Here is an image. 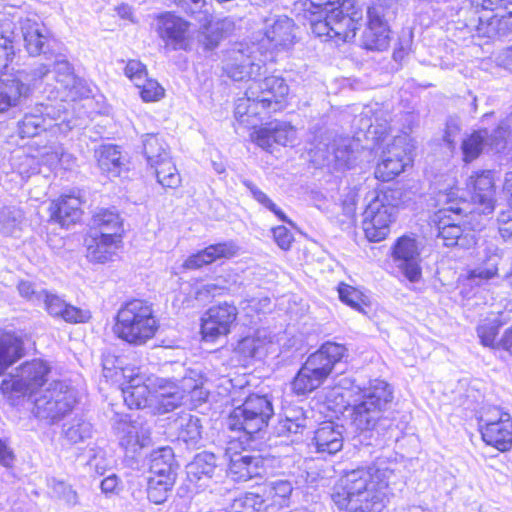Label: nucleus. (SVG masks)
Instances as JSON below:
<instances>
[{"label": "nucleus", "mask_w": 512, "mask_h": 512, "mask_svg": "<svg viewBox=\"0 0 512 512\" xmlns=\"http://www.w3.org/2000/svg\"><path fill=\"white\" fill-rule=\"evenodd\" d=\"M393 475L394 470L375 465L343 471L333 485L331 500L344 512H383Z\"/></svg>", "instance_id": "nucleus-1"}, {"label": "nucleus", "mask_w": 512, "mask_h": 512, "mask_svg": "<svg viewBox=\"0 0 512 512\" xmlns=\"http://www.w3.org/2000/svg\"><path fill=\"white\" fill-rule=\"evenodd\" d=\"M301 18L312 33L325 41L344 44L361 27L362 9L354 0H300Z\"/></svg>", "instance_id": "nucleus-2"}, {"label": "nucleus", "mask_w": 512, "mask_h": 512, "mask_svg": "<svg viewBox=\"0 0 512 512\" xmlns=\"http://www.w3.org/2000/svg\"><path fill=\"white\" fill-rule=\"evenodd\" d=\"M291 97V88L281 75L249 79L243 96L234 101L235 125L248 127L253 122L262 121L264 115L282 113L290 106Z\"/></svg>", "instance_id": "nucleus-3"}, {"label": "nucleus", "mask_w": 512, "mask_h": 512, "mask_svg": "<svg viewBox=\"0 0 512 512\" xmlns=\"http://www.w3.org/2000/svg\"><path fill=\"white\" fill-rule=\"evenodd\" d=\"M161 319L154 304L145 298L125 300L113 316L114 337L133 347L144 346L159 334Z\"/></svg>", "instance_id": "nucleus-4"}, {"label": "nucleus", "mask_w": 512, "mask_h": 512, "mask_svg": "<svg viewBox=\"0 0 512 512\" xmlns=\"http://www.w3.org/2000/svg\"><path fill=\"white\" fill-rule=\"evenodd\" d=\"M347 357V348L335 342L323 343L310 354L291 380V392L306 396L321 388L335 366Z\"/></svg>", "instance_id": "nucleus-5"}, {"label": "nucleus", "mask_w": 512, "mask_h": 512, "mask_svg": "<svg viewBox=\"0 0 512 512\" xmlns=\"http://www.w3.org/2000/svg\"><path fill=\"white\" fill-rule=\"evenodd\" d=\"M273 415V403L267 395L249 393L229 412L226 424L230 431L252 439L268 427Z\"/></svg>", "instance_id": "nucleus-6"}, {"label": "nucleus", "mask_w": 512, "mask_h": 512, "mask_svg": "<svg viewBox=\"0 0 512 512\" xmlns=\"http://www.w3.org/2000/svg\"><path fill=\"white\" fill-rule=\"evenodd\" d=\"M399 191L386 187L377 192L376 196L365 208L362 219V230L369 242L385 240L396 221Z\"/></svg>", "instance_id": "nucleus-7"}, {"label": "nucleus", "mask_w": 512, "mask_h": 512, "mask_svg": "<svg viewBox=\"0 0 512 512\" xmlns=\"http://www.w3.org/2000/svg\"><path fill=\"white\" fill-rule=\"evenodd\" d=\"M477 37L494 39L512 32V0H468Z\"/></svg>", "instance_id": "nucleus-8"}, {"label": "nucleus", "mask_w": 512, "mask_h": 512, "mask_svg": "<svg viewBox=\"0 0 512 512\" xmlns=\"http://www.w3.org/2000/svg\"><path fill=\"white\" fill-rule=\"evenodd\" d=\"M477 430L485 446L500 453L512 450V415L504 408L483 407L477 416Z\"/></svg>", "instance_id": "nucleus-9"}, {"label": "nucleus", "mask_w": 512, "mask_h": 512, "mask_svg": "<svg viewBox=\"0 0 512 512\" xmlns=\"http://www.w3.org/2000/svg\"><path fill=\"white\" fill-rule=\"evenodd\" d=\"M467 213L460 206H449L434 212L432 223L437 231V237L447 247L459 246L468 249L477 243L475 228L466 225L464 218Z\"/></svg>", "instance_id": "nucleus-10"}, {"label": "nucleus", "mask_w": 512, "mask_h": 512, "mask_svg": "<svg viewBox=\"0 0 512 512\" xmlns=\"http://www.w3.org/2000/svg\"><path fill=\"white\" fill-rule=\"evenodd\" d=\"M392 399L393 392L390 385L383 381H375L368 392L362 395L361 400L350 407L352 425L360 431L374 429Z\"/></svg>", "instance_id": "nucleus-11"}, {"label": "nucleus", "mask_w": 512, "mask_h": 512, "mask_svg": "<svg viewBox=\"0 0 512 512\" xmlns=\"http://www.w3.org/2000/svg\"><path fill=\"white\" fill-rule=\"evenodd\" d=\"M239 309L232 301H219L205 309L199 317L202 342L215 344L229 337L238 326Z\"/></svg>", "instance_id": "nucleus-12"}, {"label": "nucleus", "mask_w": 512, "mask_h": 512, "mask_svg": "<svg viewBox=\"0 0 512 512\" xmlns=\"http://www.w3.org/2000/svg\"><path fill=\"white\" fill-rule=\"evenodd\" d=\"M415 147L407 136L398 135L382 152V158L374 170V177L381 182H390L414 164Z\"/></svg>", "instance_id": "nucleus-13"}, {"label": "nucleus", "mask_w": 512, "mask_h": 512, "mask_svg": "<svg viewBox=\"0 0 512 512\" xmlns=\"http://www.w3.org/2000/svg\"><path fill=\"white\" fill-rule=\"evenodd\" d=\"M143 152L148 164L154 169L157 182L164 189L174 190L181 186V174L160 138L148 136L144 141Z\"/></svg>", "instance_id": "nucleus-14"}, {"label": "nucleus", "mask_w": 512, "mask_h": 512, "mask_svg": "<svg viewBox=\"0 0 512 512\" xmlns=\"http://www.w3.org/2000/svg\"><path fill=\"white\" fill-rule=\"evenodd\" d=\"M119 388L129 409H144L153 400V377L146 376L139 367L125 366L120 369Z\"/></svg>", "instance_id": "nucleus-15"}, {"label": "nucleus", "mask_w": 512, "mask_h": 512, "mask_svg": "<svg viewBox=\"0 0 512 512\" xmlns=\"http://www.w3.org/2000/svg\"><path fill=\"white\" fill-rule=\"evenodd\" d=\"M467 189L472 205L469 211L472 219L476 216H486L494 212L497 187L492 170L474 171L467 181Z\"/></svg>", "instance_id": "nucleus-16"}, {"label": "nucleus", "mask_w": 512, "mask_h": 512, "mask_svg": "<svg viewBox=\"0 0 512 512\" xmlns=\"http://www.w3.org/2000/svg\"><path fill=\"white\" fill-rule=\"evenodd\" d=\"M156 32L171 51H189L193 40L191 23L174 12H163L156 16Z\"/></svg>", "instance_id": "nucleus-17"}, {"label": "nucleus", "mask_w": 512, "mask_h": 512, "mask_svg": "<svg viewBox=\"0 0 512 512\" xmlns=\"http://www.w3.org/2000/svg\"><path fill=\"white\" fill-rule=\"evenodd\" d=\"M85 198L79 190H69L59 194L49 202L48 220L61 228H69L80 223L84 217Z\"/></svg>", "instance_id": "nucleus-18"}, {"label": "nucleus", "mask_w": 512, "mask_h": 512, "mask_svg": "<svg viewBox=\"0 0 512 512\" xmlns=\"http://www.w3.org/2000/svg\"><path fill=\"white\" fill-rule=\"evenodd\" d=\"M391 256L399 263V269L410 282L421 279L420 249L414 235L404 234L398 237L391 246Z\"/></svg>", "instance_id": "nucleus-19"}, {"label": "nucleus", "mask_w": 512, "mask_h": 512, "mask_svg": "<svg viewBox=\"0 0 512 512\" xmlns=\"http://www.w3.org/2000/svg\"><path fill=\"white\" fill-rule=\"evenodd\" d=\"M255 123L247 127L252 128L249 139L267 152H271L274 145L286 146L294 138L295 128L290 122L273 120L259 126Z\"/></svg>", "instance_id": "nucleus-20"}, {"label": "nucleus", "mask_w": 512, "mask_h": 512, "mask_svg": "<svg viewBox=\"0 0 512 512\" xmlns=\"http://www.w3.org/2000/svg\"><path fill=\"white\" fill-rule=\"evenodd\" d=\"M124 239L117 233H86L84 236L86 258L94 264L112 262L118 252L123 249Z\"/></svg>", "instance_id": "nucleus-21"}, {"label": "nucleus", "mask_w": 512, "mask_h": 512, "mask_svg": "<svg viewBox=\"0 0 512 512\" xmlns=\"http://www.w3.org/2000/svg\"><path fill=\"white\" fill-rule=\"evenodd\" d=\"M391 29L384 19L380 5L367 10V23L362 33V45L366 50L385 51L390 47Z\"/></svg>", "instance_id": "nucleus-22"}, {"label": "nucleus", "mask_w": 512, "mask_h": 512, "mask_svg": "<svg viewBox=\"0 0 512 512\" xmlns=\"http://www.w3.org/2000/svg\"><path fill=\"white\" fill-rule=\"evenodd\" d=\"M228 476L235 482H245L262 476L265 472V458L260 455H251L246 451H228Z\"/></svg>", "instance_id": "nucleus-23"}, {"label": "nucleus", "mask_w": 512, "mask_h": 512, "mask_svg": "<svg viewBox=\"0 0 512 512\" xmlns=\"http://www.w3.org/2000/svg\"><path fill=\"white\" fill-rule=\"evenodd\" d=\"M42 397L35 400L36 414L51 422L58 421L69 414L75 403L73 394L67 390H54L49 399Z\"/></svg>", "instance_id": "nucleus-24"}, {"label": "nucleus", "mask_w": 512, "mask_h": 512, "mask_svg": "<svg viewBox=\"0 0 512 512\" xmlns=\"http://www.w3.org/2000/svg\"><path fill=\"white\" fill-rule=\"evenodd\" d=\"M87 233H117L125 238V220L115 207L98 208L91 215Z\"/></svg>", "instance_id": "nucleus-25"}, {"label": "nucleus", "mask_w": 512, "mask_h": 512, "mask_svg": "<svg viewBox=\"0 0 512 512\" xmlns=\"http://www.w3.org/2000/svg\"><path fill=\"white\" fill-rule=\"evenodd\" d=\"M24 47L29 55L38 56L49 46L51 36L44 24L35 19L25 18L20 21Z\"/></svg>", "instance_id": "nucleus-26"}, {"label": "nucleus", "mask_w": 512, "mask_h": 512, "mask_svg": "<svg viewBox=\"0 0 512 512\" xmlns=\"http://www.w3.org/2000/svg\"><path fill=\"white\" fill-rule=\"evenodd\" d=\"M24 336L0 329V376L26 355Z\"/></svg>", "instance_id": "nucleus-27"}, {"label": "nucleus", "mask_w": 512, "mask_h": 512, "mask_svg": "<svg viewBox=\"0 0 512 512\" xmlns=\"http://www.w3.org/2000/svg\"><path fill=\"white\" fill-rule=\"evenodd\" d=\"M312 442L317 453L334 455L343 448L344 439L337 424L324 421L314 431Z\"/></svg>", "instance_id": "nucleus-28"}, {"label": "nucleus", "mask_w": 512, "mask_h": 512, "mask_svg": "<svg viewBox=\"0 0 512 512\" xmlns=\"http://www.w3.org/2000/svg\"><path fill=\"white\" fill-rule=\"evenodd\" d=\"M19 370L32 395L38 393L46 385L51 373L49 363L39 358L23 362Z\"/></svg>", "instance_id": "nucleus-29"}, {"label": "nucleus", "mask_w": 512, "mask_h": 512, "mask_svg": "<svg viewBox=\"0 0 512 512\" xmlns=\"http://www.w3.org/2000/svg\"><path fill=\"white\" fill-rule=\"evenodd\" d=\"M201 26L202 45L205 50H213L230 34L233 23L228 19H214L204 17Z\"/></svg>", "instance_id": "nucleus-30"}, {"label": "nucleus", "mask_w": 512, "mask_h": 512, "mask_svg": "<svg viewBox=\"0 0 512 512\" xmlns=\"http://www.w3.org/2000/svg\"><path fill=\"white\" fill-rule=\"evenodd\" d=\"M97 166L108 177H118L124 170V157L114 144L100 146L96 151Z\"/></svg>", "instance_id": "nucleus-31"}, {"label": "nucleus", "mask_w": 512, "mask_h": 512, "mask_svg": "<svg viewBox=\"0 0 512 512\" xmlns=\"http://www.w3.org/2000/svg\"><path fill=\"white\" fill-rule=\"evenodd\" d=\"M177 463L171 447H161L149 456V472L151 475H166L177 478Z\"/></svg>", "instance_id": "nucleus-32"}, {"label": "nucleus", "mask_w": 512, "mask_h": 512, "mask_svg": "<svg viewBox=\"0 0 512 512\" xmlns=\"http://www.w3.org/2000/svg\"><path fill=\"white\" fill-rule=\"evenodd\" d=\"M153 400L159 412L172 411L179 406L177 387L167 381L153 378Z\"/></svg>", "instance_id": "nucleus-33"}, {"label": "nucleus", "mask_w": 512, "mask_h": 512, "mask_svg": "<svg viewBox=\"0 0 512 512\" xmlns=\"http://www.w3.org/2000/svg\"><path fill=\"white\" fill-rule=\"evenodd\" d=\"M292 485L285 480L276 481L270 484H263L259 487V494L263 496L267 508H283L288 506L292 493Z\"/></svg>", "instance_id": "nucleus-34"}, {"label": "nucleus", "mask_w": 512, "mask_h": 512, "mask_svg": "<svg viewBox=\"0 0 512 512\" xmlns=\"http://www.w3.org/2000/svg\"><path fill=\"white\" fill-rule=\"evenodd\" d=\"M487 137L486 128L475 129L465 135L460 145L462 161L465 164L474 162L482 155L487 144Z\"/></svg>", "instance_id": "nucleus-35"}, {"label": "nucleus", "mask_w": 512, "mask_h": 512, "mask_svg": "<svg viewBox=\"0 0 512 512\" xmlns=\"http://www.w3.org/2000/svg\"><path fill=\"white\" fill-rule=\"evenodd\" d=\"M52 118L40 111L26 113L18 124L21 138H32L47 131L51 127Z\"/></svg>", "instance_id": "nucleus-36"}, {"label": "nucleus", "mask_w": 512, "mask_h": 512, "mask_svg": "<svg viewBox=\"0 0 512 512\" xmlns=\"http://www.w3.org/2000/svg\"><path fill=\"white\" fill-rule=\"evenodd\" d=\"M26 92L24 83L19 79H0V113L16 106Z\"/></svg>", "instance_id": "nucleus-37"}, {"label": "nucleus", "mask_w": 512, "mask_h": 512, "mask_svg": "<svg viewBox=\"0 0 512 512\" xmlns=\"http://www.w3.org/2000/svg\"><path fill=\"white\" fill-rule=\"evenodd\" d=\"M176 478L166 475H150L147 480V498L156 505L163 504L169 497Z\"/></svg>", "instance_id": "nucleus-38"}, {"label": "nucleus", "mask_w": 512, "mask_h": 512, "mask_svg": "<svg viewBox=\"0 0 512 512\" xmlns=\"http://www.w3.org/2000/svg\"><path fill=\"white\" fill-rule=\"evenodd\" d=\"M336 290L340 301L350 308L365 312V309L370 307L369 297L360 288L340 282Z\"/></svg>", "instance_id": "nucleus-39"}, {"label": "nucleus", "mask_w": 512, "mask_h": 512, "mask_svg": "<svg viewBox=\"0 0 512 512\" xmlns=\"http://www.w3.org/2000/svg\"><path fill=\"white\" fill-rule=\"evenodd\" d=\"M0 393L11 405H16L19 398L32 396L22 376L16 374H9L0 382Z\"/></svg>", "instance_id": "nucleus-40"}, {"label": "nucleus", "mask_w": 512, "mask_h": 512, "mask_svg": "<svg viewBox=\"0 0 512 512\" xmlns=\"http://www.w3.org/2000/svg\"><path fill=\"white\" fill-rule=\"evenodd\" d=\"M501 323L498 321H487L477 326L476 331L480 339V343L484 347L493 350H501V337L499 338V330Z\"/></svg>", "instance_id": "nucleus-41"}, {"label": "nucleus", "mask_w": 512, "mask_h": 512, "mask_svg": "<svg viewBox=\"0 0 512 512\" xmlns=\"http://www.w3.org/2000/svg\"><path fill=\"white\" fill-rule=\"evenodd\" d=\"M214 470V456L208 453L196 455L193 461L188 465V474L196 480L211 477Z\"/></svg>", "instance_id": "nucleus-42"}, {"label": "nucleus", "mask_w": 512, "mask_h": 512, "mask_svg": "<svg viewBox=\"0 0 512 512\" xmlns=\"http://www.w3.org/2000/svg\"><path fill=\"white\" fill-rule=\"evenodd\" d=\"M139 96L144 103L161 101L166 94L165 88L154 78L147 76L136 86Z\"/></svg>", "instance_id": "nucleus-43"}, {"label": "nucleus", "mask_w": 512, "mask_h": 512, "mask_svg": "<svg viewBox=\"0 0 512 512\" xmlns=\"http://www.w3.org/2000/svg\"><path fill=\"white\" fill-rule=\"evenodd\" d=\"M258 491H248L235 500V512H266L267 503Z\"/></svg>", "instance_id": "nucleus-44"}, {"label": "nucleus", "mask_w": 512, "mask_h": 512, "mask_svg": "<svg viewBox=\"0 0 512 512\" xmlns=\"http://www.w3.org/2000/svg\"><path fill=\"white\" fill-rule=\"evenodd\" d=\"M16 57L14 38L0 24V73L12 65Z\"/></svg>", "instance_id": "nucleus-45"}, {"label": "nucleus", "mask_w": 512, "mask_h": 512, "mask_svg": "<svg viewBox=\"0 0 512 512\" xmlns=\"http://www.w3.org/2000/svg\"><path fill=\"white\" fill-rule=\"evenodd\" d=\"M262 340L255 335H246L240 338L235 346V353L242 359H253L262 348Z\"/></svg>", "instance_id": "nucleus-46"}, {"label": "nucleus", "mask_w": 512, "mask_h": 512, "mask_svg": "<svg viewBox=\"0 0 512 512\" xmlns=\"http://www.w3.org/2000/svg\"><path fill=\"white\" fill-rule=\"evenodd\" d=\"M211 252L213 261H225L236 257L239 254V246L234 241H220L207 245Z\"/></svg>", "instance_id": "nucleus-47"}, {"label": "nucleus", "mask_w": 512, "mask_h": 512, "mask_svg": "<svg viewBox=\"0 0 512 512\" xmlns=\"http://www.w3.org/2000/svg\"><path fill=\"white\" fill-rule=\"evenodd\" d=\"M245 186L249 189L252 197L262 206L271 211L280 221L288 222L291 221L288 219L286 214L268 197V195L260 190L253 183L248 182L245 183Z\"/></svg>", "instance_id": "nucleus-48"}, {"label": "nucleus", "mask_w": 512, "mask_h": 512, "mask_svg": "<svg viewBox=\"0 0 512 512\" xmlns=\"http://www.w3.org/2000/svg\"><path fill=\"white\" fill-rule=\"evenodd\" d=\"M213 257L207 246L190 254L182 263L185 271L200 270L208 265L213 264Z\"/></svg>", "instance_id": "nucleus-49"}, {"label": "nucleus", "mask_w": 512, "mask_h": 512, "mask_svg": "<svg viewBox=\"0 0 512 512\" xmlns=\"http://www.w3.org/2000/svg\"><path fill=\"white\" fill-rule=\"evenodd\" d=\"M91 318L92 315L88 309H82L67 302L59 319L68 324L76 325L88 323Z\"/></svg>", "instance_id": "nucleus-50"}, {"label": "nucleus", "mask_w": 512, "mask_h": 512, "mask_svg": "<svg viewBox=\"0 0 512 512\" xmlns=\"http://www.w3.org/2000/svg\"><path fill=\"white\" fill-rule=\"evenodd\" d=\"M123 72L135 87L148 76L147 66L137 59L127 60Z\"/></svg>", "instance_id": "nucleus-51"}, {"label": "nucleus", "mask_w": 512, "mask_h": 512, "mask_svg": "<svg viewBox=\"0 0 512 512\" xmlns=\"http://www.w3.org/2000/svg\"><path fill=\"white\" fill-rule=\"evenodd\" d=\"M332 154L337 168H350L354 160V151L348 143H338L333 146Z\"/></svg>", "instance_id": "nucleus-52"}, {"label": "nucleus", "mask_w": 512, "mask_h": 512, "mask_svg": "<svg viewBox=\"0 0 512 512\" xmlns=\"http://www.w3.org/2000/svg\"><path fill=\"white\" fill-rule=\"evenodd\" d=\"M182 12L190 17H197L201 14L208 16V3L206 0H173Z\"/></svg>", "instance_id": "nucleus-53"}, {"label": "nucleus", "mask_w": 512, "mask_h": 512, "mask_svg": "<svg viewBox=\"0 0 512 512\" xmlns=\"http://www.w3.org/2000/svg\"><path fill=\"white\" fill-rule=\"evenodd\" d=\"M44 309L53 318H60L62 311L65 308L66 301L57 294L44 291Z\"/></svg>", "instance_id": "nucleus-54"}, {"label": "nucleus", "mask_w": 512, "mask_h": 512, "mask_svg": "<svg viewBox=\"0 0 512 512\" xmlns=\"http://www.w3.org/2000/svg\"><path fill=\"white\" fill-rule=\"evenodd\" d=\"M272 236L278 247L284 251L291 249L294 243L293 233L285 226L279 225L271 229Z\"/></svg>", "instance_id": "nucleus-55"}, {"label": "nucleus", "mask_w": 512, "mask_h": 512, "mask_svg": "<svg viewBox=\"0 0 512 512\" xmlns=\"http://www.w3.org/2000/svg\"><path fill=\"white\" fill-rule=\"evenodd\" d=\"M498 269L496 266H491L489 268H476L468 271L465 275L464 279L467 281H476L477 284L486 282L497 275Z\"/></svg>", "instance_id": "nucleus-56"}, {"label": "nucleus", "mask_w": 512, "mask_h": 512, "mask_svg": "<svg viewBox=\"0 0 512 512\" xmlns=\"http://www.w3.org/2000/svg\"><path fill=\"white\" fill-rule=\"evenodd\" d=\"M101 491L107 495H118L123 490V483L115 474L105 477L101 481Z\"/></svg>", "instance_id": "nucleus-57"}, {"label": "nucleus", "mask_w": 512, "mask_h": 512, "mask_svg": "<svg viewBox=\"0 0 512 512\" xmlns=\"http://www.w3.org/2000/svg\"><path fill=\"white\" fill-rule=\"evenodd\" d=\"M506 187L508 190L507 209L501 211L498 215L497 220L500 225H506L512 222V172L509 178L506 179Z\"/></svg>", "instance_id": "nucleus-58"}, {"label": "nucleus", "mask_w": 512, "mask_h": 512, "mask_svg": "<svg viewBox=\"0 0 512 512\" xmlns=\"http://www.w3.org/2000/svg\"><path fill=\"white\" fill-rule=\"evenodd\" d=\"M15 460L13 450L8 446L7 442L0 439V464L5 467H11Z\"/></svg>", "instance_id": "nucleus-59"}, {"label": "nucleus", "mask_w": 512, "mask_h": 512, "mask_svg": "<svg viewBox=\"0 0 512 512\" xmlns=\"http://www.w3.org/2000/svg\"><path fill=\"white\" fill-rule=\"evenodd\" d=\"M501 351L512 357V325L506 328L501 335Z\"/></svg>", "instance_id": "nucleus-60"}, {"label": "nucleus", "mask_w": 512, "mask_h": 512, "mask_svg": "<svg viewBox=\"0 0 512 512\" xmlns=\"http://www.w3.org/2000/svg\"><path fill=\"white\" fill-rule=\"evenodd\" d=\"M17 289L19 294L27 300L32 299L35 295L34 285L29 281H20Z\"/></svg>", "instance_id": "nucleus-61"}, {"label": "nucleus", "mask_w": 512, "mask_h": 512, "mask_svg": "<svg viewBox=\"0 0 512 512\" xmlns=\"http://www.w3.org/2000/svg\"><path fill=\"white\" fill-rule=\"evenodd\" d=\"M197 422H198L197 420L196 421H193L192 419L189 420L187 426L193 427V434L189 438H185L184 439L185 441L194 440V439L200 437V426L197 424Z\"/></svg>", "instance_id": "nucleus-62"}, {"label": "nucleus", "mask_w": 512, "mask_h": 512, "mask_svg": "<svg viewBox=\"0 0 512 512\" xmlns=\"http://www.w3.org/2000/svg\"><path fill=\"white\" fill-rule=\"evenodd\" d=\"M499 231L503 237H511L512 236V230L506 227H499Z\"/></svg>", "instance_id": "nucleus-63"}, {"label": "nucleus", "mask_w": 512, "mask_h": 512, "mask_svg": "<svg viewBox=\"0 0 512 512\" xmlns=\"http://www.w3.org/2000/svg\"><path fill=\"white\" fill-rule=\"evenodd\" d=\"M506 58L512 63V45L507 49Z\"/></svg>", "instance_id": "nucleus-64"}]
</instances>
